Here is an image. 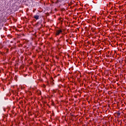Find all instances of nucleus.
<instances>
[{"mask_svg": "<svg viewBox=\"0 0 126 126\" xmlns=\"http://www.w3.org/2000/svg\"><path fill=\"white\" fill-rule=\"evenodd\" d=\"M117 115H118V117H120V116H121V113L118 112V113H117Z\"/></svg>", "mask_w": 126, "mask_h": 126, "instance_id": "obj_4", "label": "nucleus"}, {"mask_svg": "<svg viewBox=\"0 0 126 126\" xmlns=\"http://www.w3.org/2000/svg\"><path fill=\"white\" fill-rule=\"evenodd\" d=\"M42 19L40 20L36 24V26H39V25H40V24H42Z\"/></svg>", "mask_w": 126, "mask_h": 126, "instance_id": "obj_3", "label": "nucleus"}, {"mask_svg": "<svg viewBox=\"0 0 126 126\" xmlns=\"http://www.w3.org/2000/svg\"><path fill=\"white\" fill-rule=\"evenodd\" d=\"M62 32H63V31H62V30H57L56 31V35H60V34H61V33H62Z\"/></svg>", "mask_w": 126, "mask_h": 126, "instance_id": "obj_2", "label": "nucleus"}, {"mask_svg": "<svg viewBox=\"0 0 126 126\" xmlns=\"http://www.w3.org/2000/svg\"><path fill=\"white\" fill-rule=\"evenodd\" d=\"M41 27H43V25H41Z\"/></svg>", "mask_w": 126, "mask_h": 126, "instance_id": "obj_5", "label": "nucleus"}, {"mask_svg": "<svg viewBox=\"0 0 126 126\" xmlns=\"http://www.w3.org/2000/svg\"><path fill=\"white\" fill-rule=\"evenodd\" d=\"M34 18L36 19V20H38L39 19V17H40V16L39 15V13H37L34 16Z\"/></svg>", "mask_w": 126, "mask_h": 126, "instance_id": "obj_1", "label": "nucleus"}]
</instances>
